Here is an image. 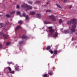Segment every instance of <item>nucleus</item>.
Returning <instances> with one entry per match:
<instances>
[{
  "mask_svg": "<svg viewBox=\"0 0 77 77\" xmlns=\"http://www.w3.org/2000/svg\"><path fill=\"white\" fill-rule=\"evenodd\" d=\"M2 16V15H0V17H1V16Z\"/></svg>",
  "mask_w": 77,
  "mask_h": 77,
  "instance_id": "obj_51",
  "label": "nucleus"
},
{
  "mask_svg": "<svg viewBox=\"0 0 77 77\" xmlns=\"http://www.w3.org/2000/svg\"><path fill=\"white\" fill-rule=\"evenodd\" d=\"M15 69L16 70V71H18V68H19V66H15Z\"/></svg>",
  "mask_w": 77,
  "mask_h": 77,
  "instance_id": "obj_11",
  "label": "nucleus"
},
{
  "mask_svg": "<svg viewBox=\"0 0 77 77\" xmlns=\"http://www.w3.org/2000/svg\"><path fill=\"white\" fill-rule=\"evenodd\" d=\"M20 8V6H19V5H17V7H16L17 9H18V8Z\"/></svg>",
  "mask_w": 77,
  "mask_h": 77,
  "instance_id": "obj_35",
  "label": "nucleus"
},
{
  "mask_svg": "<svg viewBox=\"0 0 77 77\" xmlns=\"http://www.w3.org/2000/svg\"><path fill=\"white\" fill-rule=\"evenodd\" d=\"M50 48H51V47H50V46H48L46 48V50H50Z\"/></svg>",
  "mask_w": 77,
  "mask_h": 77,
  "instance_id": "obj_14",
  "label": "nucleus"
},
{
  "mask_svg": "<svg viewBox=\"0 0 77 77\" xmlns=\"http://www.w3.org/2000/svg\"><path fill=\"white\" fill-rule=\"evenodd\" d=\"M50 51L51 53V54H53V51H52V50H50Z\"/></svg>",
  "mask_w": 77,
  "mask_h": 77,
  "instance_id": "obj_29",
  "label": "nucleus"
},
{
  "mask_svg": "<svg viewBox=\"0 0 77 77\" xmlns=\"http://www.w3.org/2000/svg\"><path fill=\"white\" fill-rule=\"evenodd\" d=\"M70 31L71 32H70V34H72V32H75V29L72 28L70 30Z\"/></svg>",
  "mask_w": 77,
  "mask_h": 77,
  "instance_id": "obj_3",
  "label": "nucleus"
},
{
  "mask_svg": "<svg viewBox=\"0 0 77 77\" xmlns=\"http://www.w3.org/2000/svg\"><path fill=\"white\" fill-rule=\"evenodd\" d=\"M0 34L1 35H3V33L2 32H0Z\"/></svg>",
  "mask_w": 77,
  "mask_h": 77,
  "instance_id": "obj_42",
  "label": "nucleus"
},
{
  "mask_svg": "<svg viewBox=\"0 0 77 77\" xmlns=\"http://www.w3.org/2000/svg\"><path fill=\"white\" fill-rule=\"evenodd\" d=\"M22 17H26V13H23V15H22Z\"/></svg>",
  "mask_w": 77,
  "mask_h": 77,
  "instance_id": "obj_25",
  "label": "nucleus"
},
{
  "mask_svg": "<svg viewBox=\"0 0 77 77\" xmlns=\"http://www.w3.org/2000/svg\"><path fill=\"white\" fill-rule=\"evenodd\" d=\"M27 38V37L25 35H23L22 36V39H25V38Z\"/></svg>",
  "mask_w": 77,
  "mask_h": 77,
  "instance_id": "obj_17",
  "label": "nucleus"
},
{
  "mask_svg": "<svg viewBox=\"0 0 77 77\" xmlns=\"http://www.w3.org/2000/svg\"><path fill=\"white\" fill-rule=\"evenodd\" d=\"M47 76V74H45L44 75V77H46Z\"/></svg>",
  "mask_w": 77,
  "mask_h": 77,
  "instance_id": "obj_34",
  "label": "nucleus"
},
{
  "mask_svg": "<svg viewBox=\"0 0 77 77\" xmlns=\"http://www.w3.org/2000/svg\"><path fill=\"white\" fill-rule=\"evenodd\" d=\"M6 23L7 24H9V22H7Z\"/></svg>",
  "mask_w": 77,
  "mask_h": 77,
  "instance_id": "obj_47",
  "label": "nucleus"
},
{
  "mask_svg": "<svg viewBox=\"0 0 77 77\" xmlns=\"http://www.w3.org/2000/svg\"><path fill=\"white\" fill-rule=\"evenodd\" d=\"M41 18V15L40 14L39 15V18Z\"/></svg>",
  "mask_w": 77,
  "mask_h": 77,
  "instance_id": "obj_39",
  "label": "nucleus"
},
{
  "mask_svg": "<svg viewBox=\"0 0 77 77\" xmlns=\"http://www.w3.org/2000/svg\"><path fill=\"white\" fill-rule=\"evenodd\" d=\"M28 3H29V4H30V5H32L33 3V2L31 1H29L28 2Z\"/></svg>",
  "mask_w": 77,
  "mask_h": 77,
  "instance_id": "obj_24",
  "label": "nucleus"
},
{
  "mask_svg": "<svg viewBox=\"0 0 77 77\" xmlns=\"http://www.w3.org/2000/svg\"><path fill=\"white\" fill-rule=\"evenodd\" d=\"M10 44H11V43L9 42H8L6 43V45H10Z\"/></svg>",
  "mask_w": 77,
  "mask_h": 77,
  "instance_id": "obj_28",
  "label": "nucleus"
},
{
  "mask_svg": "<svg viewBox=\"0 0 77 77\" xmlns=\"http://www.w3.org/2000/svg\"><path fill=\"white\" fill-rule=\"evenodd\" d=\"M15 12L14 11L12 12H11V14H14Z\"/></svg>",
  "mask_w": 77,
  "mask_h": 77,
  "instance_id": "obj_37",
  "label": "nucleus"
},
{
  "mask_svg": "<svg viewBox=\"0 0 77 77\" xmlns=\"http://www.w3.org/2000/svg\"><path fill=\"white\" fill-rule=\"evenodd\" d=\"M72 8V6L71 5L69 7L70 9V8Z\"/></svg>",
  "mask_w": 77,
  "mask_h": 77,
  "instance_id": "obj_46",
  "label": "nucleus"
},
{
  "mask_svg": "<svg viewBox=\"0 0 77 77\" xmlns=\"http://www.w3.org/2000/svg\"><path fill=\"white\" fill-rule=\"evenodd\" d=\"M48 66L50 65V64H48Z\"/></svg>",
  "mask_w": 77,
  "mask_h": 77,
  "instance_id": "obj_50",
  "label": "nucleus"
},
{
  "mask_svg": "<svg viewBox=\"0 0 77 77\" xmlns=\"http://www.w3.org/2000/svg\"><path fill=\"white\" fill-rule=\"evenodd\" d=\"M35 13L34 11H32L30 12V15H35Z\"/></svg>",
  "mask_w": 77,
  "mask_h": 77,
  "instance_id": "obj_7",
  "label": "nucleus"
},
{
  "mask_svg": "<svg viewBox=\"0 0 77 77\" xmlns=\"http://www.w3.org/2000/svg\"><path fill=\"white\" fill-rule=\"evenodd\" d=\"M59 22L60 23H62V20L60 19L59 20Z\"/></svg>",
  "mask_w": 77,
  "mask_h": 77,
  "instance_id": "obj_36",
  "label": "nucleus"
},
{
  "mask_svg": "<svg viewBox=\"0 0 77 77\" xmlns=\"http://www.w3.org/2000/svg\"><path fill=\"white\" fill-rule=\"evenodd\" d=\"M0 25L1 26H2V27H5L6 26V25H5V24H3V23H0Z\"/></svg>",
  "mask_w": 77,
  "mask_h": 77,
  "instance_id": "obj_6",
  "label": "nucleus"
},
{
  "mask_svg": "<svg viewBox=\"0 0 77 77\" xmlns=\"http://www.w3.org/2000/svg\"><path fill=\"white\" fill-rule=\"evenodd\" d=\"M21 7L22 8H25L26 11H28L29 9H32L33 8V7L31 6L28 5L27 4H23V5H22Z\"/></svg>",
  "mask_w": 77,
  "mask_h": 77,
  "instance_id": "obj_1",
  "label": "nucleus"
},
{
  "mask_svg": "<svg viewBox=\"0 0 77 77\" xmlns=\"http://www.w3.org/2000/svg\"><path fill=\"white\" fill-rule=\"evenodd\" d=\"M5 16H6V17H8H8H10V15H9V14H6V15Z\"/></svg>",
  "mask_w": 77,
  "mask_h": 77,
  "instance_id": "obj_27",
  "label": "nucleus"
},
{
  "mask_svg": "<svg viewBox=\"0 0 77 77\" xmlns=\"http://www.w3.org/2000/svg\"><path fill=\"white\" fill-rule=\"evenodd\" d=\"M67 1V0H64L63 1V2L64 3H65Z\"/></svg>",
  "mask_w": 77,
  "mask_h": 77,
  "instance_id": "obj_41",
  "label": "nucleus"
},
{
  "mask_svg": "<svg viewBox=\"0 0 77 77\" xmlns=\"http://www.w3.org/2000/svg\"><path fill=\"white\" fill-rule=\"evenodd\" d=\"M6 25H8V24H6Z\"/></svg>",
  "mask_w": 77,
  "mask_h": 77,
  "instance_id": "obj_54",
  "label": "nucleus"
},
{
  "mask_svg": "<svg viewBox=\"0 0 77 77\" xmlns=\"http://www.w3.org/2000/svg\"><path fill=\"white\" fill-rule=\"evenodd\" d=\"M76 35H77V33H76Z\"/></svg>",
  "mask_w": 77,
  "mask_h": 77,
  "instance_id": "obj_52",
  "label": "nucleus"
},
{
  "mask_svg": "<svg viewBox=\"0 0 77 77\" xmlns=\"http://www.w3.org/2000/svg\"><path fill=\"white\" fill-rule=\"evenodd\" d=\"M48 74H49V75H52L53 73L51 72H49L48 73Z\"/></svg>",
  "mask_w": 77,
  "mask_h": 77,
  "instance_id": "obj_38",
  "label": "nucleus"
},
{
  "mask_svg": "<svg viewBox=\"0 0 77 77\" xmlns=\"http://www.w3.org/2000/svg\"><path fill=\"white\" fill-rule=\"evenodd\" d=\"M60 30H63V29H61Z\"/></svg>",
  "mask_w": 77,
  "mask_h": 77,
  "instance_id": "obj_48",
  "label": "nucleus"
},
{
  "mask_svg": "<svg viewBox=\"0 0 77 77\" xmlns=\"http://www.w3.org/2000/svg\"><path fill=\"white\" fill-rule=\"evenodd\" d=\"M70 21H71V23H72V24H76L77 20L75 19H72L70 20Z\"/></svg>",
  "mask_w": 77,
  "mask_h": 77,
  "instance_id": "obj_2",
  "label": "nucleus"
},
{
  "mask_svg": "<svg viewBox=\"0 0 77 77\" xmlns=\"http://www.w3.org/2000/svg\"><path fill=\"white\" fill-rule=\"evenodd\" d=\"M26 20H28L29 19V16L28 15H27L26 16Z\"/></svg>",
  "mask_w": 77,
  "mask_h": 77,
  "instance_id": "obj_30",
  "label": "nucleus"
},
{
  "mask_svg": "<svg viewBox=\"0 0 77 77\" xmlns=\"http://www.w3.org/2000/svg\"><path fill=\"white\" fill-rule=\"evenodd\" d=\"M44 24H47L50 23L47 21H45L44 22Z\"/></svg>",
  "mask_w": 77,
  "mask_h": 77,
  "instance_id": "obj_21",
  "label": "nucleus"
},
{
  "mask_svg": "<svg viewBox=\"0 0 77 77\" xmlns=\"http://www.w3.org/2000/svg\"><path fill=\"white\" fill-rule=\"evenodd\" d=\"M36 17L37 18H39V14H37Z\"/></svg>",
  "mask_w": 77,
  "mask_h": 77,
  "instance_id": "obj_31",
  "label": "nucleus"
},
{
  "mask_svg": "<svg viewBox=\"0 0 77 77\" xmlns=\"http://www.w3.org/2000/svg\"><path fill=\"white\" fill-rule=\"evenodd\" d=\"M3 37L4 38H5V39H7V38H8V36L6 35H4Z\"/></svg>",
  "mask_w": 77,
  "mask_h": 77,
  "instance_id": "obj_10",
  "label": "nucleus"
},
{
  "mask_svg": "<svg viewBox=\"0 0 77 77\" xmlns=\"http://www.w3.org/2000/svg\"><path fill=\"white\" fill-rule=\"evenodd\" d=\"M22 42H19V44H21V43H22Z\"/></svg>",
  "mask_w": 77,
  "mask_h": 77,
  "instance_id": "obj_43",
  "label": "nucleus"
},
{
  "mask_svg": "<svg viewBox=\"0 0 77 77\" xmlns=\"http://www.w3.org/2000/svg\"><path fill=\"white\" fill-rule=\"evenodd\" d=\"M12 62H8L7 63H8V64H11V63Z\"/></svg>",
  "mask_w": 77,
  "mask_h": 77,
  "instance_id": "obj_40",
  "label": "nucleus"
},
{
  "mask_svg": "<svg viewBox=\"0 0 77 77\" xmlns=\"http://www.w3.org/2000/svg\"><path fill=\"white\" fill-rule=\"evenodd\" d=\"M76 48H77V46H76Z\"/></svg>",
  "mask_w": 77,
  "mask_h": 77,
  "instance_id": "obj_53",
  "label": "nucleus"
},
{
  "mask_svg": "<svg viewBox=\"0 0 77 77\" xmlns=\"http://www.w3.org/2000/svg\"><path fill=\"white\" fill-rule=\"evenodd\" d=\"M21 27V26H18L15 29V30L16 31V30H18V29L19 28H20Z\"/></svg>",
  "mask_w": 77,
  "mask_h": 77,
  "instance_id": "obj_9",
  "label": "nucleus"
},
{
  "mask_svg": "<svg viewBox=\"0 0 77 77\" xmlns=\"http://www.w3.org/2000/svg\"><path fill=\"white\" fill-rule=\"evenodd\" d=\"M56 5H57V7H58L59 8H61V6H60L59 5L57 4H56Z\"/></svg>",
  "mask_w": 77,
  "mask_h": 77,
  "instance_id": "obj_19",
  "label": "nucleus"
},
{
  "mask_svg": "<svg viewBox=\"0 0 77 77\" xmlns=\"http://www.w3.org/2000/svg\"><path fill=\"white\" fill-rule=\"evenodd\" d=\"M54 17V16L53 15H51V16H49V18L50 19H52V20H53V18Z\"/></svg>",
  "mask_w": 77,
  "mask_h": 77,
  "instance_id": "obj_12",
  "label": "nucleus"
},
{
  "mask_svg": "<svg viewBox=\"0 0 77 77\" xmlns=\"http://www.w3.org/2000/svg\"><path fill=\"white\" fill-rule=\"evenodd\" d=\"M49 32H50L51 33H53V32H54V30L53 29H49Z\"/></svg>",
  "mask_w": 77,
  "mask_h": 77,
  "instance_id": "obj_15",
  "label": "nucleus"
},
{
  "mask_svg": "<svg viewBox=\"0 0 77 77\" xmlns=\"http://www.w3.org/2000/svg\"><path fill=\"white\" fill-rule=\"evenodd\" d=\"M18 23L19 24H22V23H23V22L21 20H20L18 21Z\"/></svg>",
  "mask_w": 77,
  "mask_h": 77,
  "instance_id": "obj_26",
  "label": "nucleus"
},
{
  "mask_svg": "<svg viewBox=\"0 0 77 77\" xmlns=\"http://www.w3.org/2000/svg\"><path fill=\"white\" fill-rule=\"evenodd\" d=\"M72 23L70 21H68L67 22V24H68L69 25L70 24H71Z\"/></svg>",
  "mask_w": 77,
  "mask_h": 77,
  "instance_id": "obj_22",
  "label": "nucleus"
},
{
  "mask_svg": "<svg viewBox=\"0 0 77 77\" xmlns=\"http://www.w3.org/2000/svg\"><path fill=\"white\" fill-rule=\"evenodd\" d=\"M38 3V2H36L35 3Z\"/></svg>",
  "mask_w": 77,
  "mask_h": 77,
  "instance_id": "obj_49",
  "label": "nucleus"
},
{
  "mask_svg": "<svg viewBox=\"0 0 77 77\" xmlns=\"http://www.w3.org/2000/svg\"><path fill=\"white\" fill-rule=\"evenodd\" d=\"M52 20L53 21H56V18H55V17L54 16V18L52 19Z\"/></svg>",
  "mask_w": 77,
  "mask_h": 77,
  "instance_id": "obj_13",
  "label": "nucleus"
},
{
  "mask_svg": "<svg viewBox=\"0 0 77 77\" xmlns=\"http://www.w3.org/2000/svg\"><path fill=\"white\" fill-rule=\"evenodd\" d=\"M9 72H10V73H12L13 74H14V73L15 72L14 71H11Z\"/></svg>",
  "mask_w": 77,
  "mask_h": 77,
  "instance_id": "obj_33",
  "label": "nucleus"
},
{
  "mask_svg": "<svg viewBox=\"0 0 77 77\" xmlns=\"http://www.w3.org/2000/svg\"><path fill=\"white\" fill-rule=\"evenodd\" d=\"M54 54H57V51L55 50L54 52Z\"/></svg>",
  "mask_w": 77,
  "mask_h": 77,
  "instance_id": "obj_23",
  "label": "nucleus"
},
{
  "mask_svg": "<svg viewBox=\"0 0 77 77\" xmlns=\"http://www.w3.org/2000/svg\"><path fill=\"white\" fill-rule=\"evenodd\" d=\"M76 25L75 24H73L72 25V27L73 28H75L76 27Z\"/></svg>",
  "mask_w": 77,
  "mask_h": 77,
  "instance_id": "obj_16",
  "label": "nucleus"
},
{
  "mask_svg": "<svg viewBox=\"0 0 77 77\" xmlns=\"http://www.w3.org/2000/svg\"><path fill=\"white\" fill-rule=\"evenodd\" d=\"M64 32L65 34L68 33L69 32L68 30H65L64 31Z\"/></svg>",
  "mask_w": 77,
  "mask_h": 77,
  "instance_id": "obj_8",
  "label": "nucleus"
},
{
  "mask_svg": "<svg viewBox=\"0 0 77 77\" xmlns=\"http://www.w3.org/2000/svg\"><path fill=\"white\" fill-rule=\"evenodd\" d=\"M17 14H18L19 15H20V17H22V15L21 14V13L20 12V11H18L17 12Z\"/></svg>",
  "mask_w": 77,
  "mask_h": 77,
  "instance_id": "obj_5",
  "label": "nucleus"
},
{
  "mask_svg": "<svg viewBox=\"0 0 77 77\" xmlns=\"http://www.w3.org/2000/svg\"><path fill=\"white\" fill-rule=\"evenodd\" d=\"M48 29H49V30H50V29H52L53 27H52L51 26H50V27H48Z\"/></svg>",
  "mask_w": 77,
  "mask_h": 77,
  "instance_id": "obj_32",
  "label": "nucleus"
},
{
  "mask_svg": "<svg viewBox=\"0 0 77 77\" xmlns=\"http://www.w3.org/2000/svg\"><path fill=\"white\" fill-rule=\"evenodd\" d=\"M51 35H49V36H53V35L52 34H51Z\"/></svg>",
  "mask_w": 77,
  "mask_h": 77,
  "instance_id": "obj_44",
  "label": "nucleus"
},
{
  "mask_svg": "<svg viewBox=\"0 0 77 77\" xmlns=\"http://www.w3.org/2000/svg\"><path fill=\"white\" fill-rule=\"evenodd\" d=\"M51 11L50 10H47L46 11V12H50Z\"/></svg>",
  "mask_w": 77,
  "mask_h": 77,
  "instance_id": "obj_20",
  "label": "nucleus"
},
{
  "mask_svg": "<svg viewBox=\"0 0 77 77\" xmlns=\"http://www.w3.org/2000/svg\"><path fill=\"white\" fill-rule=\"evenodd\" d=\"M8 69L9 70L10 72L11 71V68H10V67H6V68H5L4 69L5 70H6V69Z\"/></svg>",
  "mask_w": 77,
  "mask_h": 77,
  "instance_id": "obj_4",
  "label": "nucleus"
},
{
  "mask_svg": "<svg viewBox=\"0 0 77 77\" xmlns=\"http://www.w3.org/2000/svg\"><path fill=\"white\" fill-rule=\"evenodd\" d=\"M57 35H58V33L56 32L55 34V35L54 37H57Z\"/></svg>",
  "mask_w": 77,
  "mask_h": 77,
  "instance_id": "obj_18",
  "label": "nucleus"
},
{
  "mask_svg": "<svg viewBox=\"0 0 77 77\" xmlns=\"http://www.w3.org/2000/svg\"><path fill=\"white\" fill-rule=\"evenodd\" d=\"M2 47V44H0V47Z\"/></svg>",
  "mask_w": 77,
  "mask_h": 77,
  "instance_id": "obj_45",
  "label": "nucleus"
}]
</instances>
